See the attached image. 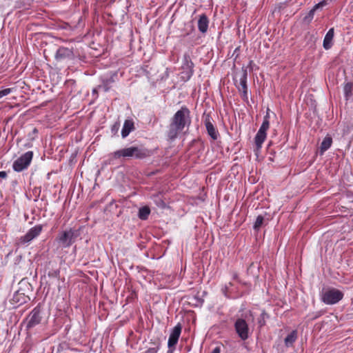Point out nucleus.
Returning <instances> with one entry per match:
<instances>
[{"mask_svg": "<svg viewBox=\"0 0 353 353\" xmlns=\"http://www.w3.org/2000/svg\"><path fill=\"white\" fill-rule=\"evenodd\" d=\"M190 112L186 107H182L173 116L171 122L183 130L191 123Z\"/></svg>", "mask_w": 353, "mask_h": 353, "instance_id": "1", "label": "nucleus"}, {"mask_svg": "<svg viewBox=\"0 0 353 353\" xmlns=\"http://www.w3.org/2000/svg\"><path fill=\"white\" fill-rule=\"evenodd\" d=\"M112 156L114 159H120L121 157H135L136 159H143L145 157L146 154L138 147H130L114 152Z\"/></svg>", "mask_w": 353, "mask_h": 353, "instance_id": "2", "label": "nucleus"}, {"mask_svg": "<svg viewBox=\"0 0 353 353\" xmlns=\"http://www.w3.org/2000/svg\"><path fill=\"white\" fill-rule=\"evenodd\" d=\"M343 297V293L338 289L330 288L325 290L321 293L322 301L327 305L338 303Z\"/></svg>", "mask_w": 353, "mask_h": 353, "instance_id": "3", "label": "nucleus"}, {"mask_svg": "<svg viewBox=\"0 0 353 353\" xmlns=\"http://www.w3.org/2000/svg\"><path fill=\"white\" fill-rule=\"evenodd\" d=\"M33 157V152L28 151L15 160L12 168L15 172H19L28 168Z\"/></svg>", "mask_w": 353, "mask_h": 353, "instance_id": "4", "label": "nucleus"}, {"mask_svg": "<svg viewBox=\"0 0 353 353\" xmlns=\"http://www.w3.org/2000/svg\"><path fill=\"white\" fill-rule=\"evenodd\" d=\"M42 319L41 310L39 307H35L26 319V329L30 330L39 325Z\"/></svg>", "mask_w": 353, "mask_h": 353, "instance_id": "5", "label": "nucleus"}, {"mask_svg": "<svg viewBox=\"0 0 353 353\" xmlns=\"http://www.w3.org/2000/svg\"><path fill=\"white\" fill-rule=\"evenodd\" d=\"M235 330L241 340L245 341L248 339L250 329L247 322L243 319H238L234 323Z\"/></svg>", "mask_w": 353, "mask_h": 353, "instance_id": "6", "label": "nucleus"}, {"mask_svg": "<svg viewBox=\"0 0 353 353\" xmlns=\"http://www.w3.org/2000/svg\"><path fill=\"white\" fill-rule=\"evenodd\" d=\"M43 226L41 225L34 226L30 228L24 236L20 237V242L23 244L30 242L41 234Z\"/></svg>", "mask_w": 353, "mask_h": 353, "instance_id": "7", "label": "nucleus"}, {"mask_svg": "<svg viewBox=\"0 0 353 353\" xmlns=\"http://www.w3.org/2000/svg\"><path fill=\"white\" fill-rule=\"evenodd\" d=\"M269 128L270 127H268V124L267 122H263L259 130H258L254 138L255 144L258 150L261 148L262 144L265 141L267 137L266 132Z\"/></svg>", "mask_w": 353, "mask_h": 353, "instance_id": "8", "label": "nucleus"}, {"mask_svg": "<svg viewBox=\"0 0 353 353\" xmlns=\"http://www.w3.org/2000/svg\"><path fill=\"white\" fill-rule=\"evenodd\" d=\"M74 236V231L72 229H70L67 231H63L57 237V241L62 243L65 247L70 246L72 243V239Z\"/></svg>", "mask_w": 353, "mask_h": 353, "instance_id": "9", "label": "nucleus"}, {"mask_svg": "<svg viewBox=\"0 0 353 353\" xmlns=\"http://www.w3.org/2000/svg\"><path fill=\"white\" fill-rule=\"evenodd\" d=\"M74 57L73 48L65 47H60L55 54V59L57 61H62L64 59H72Z\"/></svg>", "mask_w": 353, "mask_h": 353, "instance_id": "10", "label": "nucleus"}, {"mask_svg": "<svg viewBox=\"0 0 353 353\" xmlns=\"http://www.w3.org/2000/svg\"><path fill=\"white\" fill-rule=\"evenodd\" d=\"M183 130L182 128L170 122L167 131V137L168 141H174L183 132Z\"/></svg>", "mask_w": 353, "mask_h": 353, "instance_id": "11", "label": "nucleus"}, {"mask_svg": "<svg viewBox=\"0 0 353 353\" xmlns=\"http://www.w3.org/2000/svg\"><path fill=\"white\" fill-rule=\"evenodd\" d=\"M247 72L246 70L243 71L240 79H239V84L237 85V88L242 93V97L244 99H248V86H247Z\"/></svg>", "mask_w": 353, "mask_h": 353, "instance_id": "12", "label": "nucleus"}, {"mask_svg": "<svg viewBox=\"0 0 353 353\" xmlns=\"http://www.w3.org/2000/svg\"><path fill=\"white\" fill-rule=\"evenodd\" d=\"M181 327L179 325H176L172 329V330L170 334L168 342V345L169 347H172L177 343L179 338L181 334Z\"/></svg>", "mask_w": 353, "mask_h": 353, "instance_id": "13", "label": "nucleus"}, {"mask_svg": "<svg viewBox=\"0 0 353 353\" xmlns=\"http://www.w3.org/2000/svg\"><path fill=\"white\" fill-rule=\"evenodd\" d=\"M205 125L209 136L213 139L216 140L218 138L219 132L212 124L210 117H206L205 119Z\"/></svg>", "mask_w": 353, "mask_h": 353, "instance_id": "14", "label": "nucleus"}, {"mask_svg": "<svg viewBox=\"0 0 353 353\" xmlns=\"http://www.w3.org/2000/svg\"><path fill=\"white\" fill-rule=\"evenodd\" d=\"M30 300L28 296H26L23 292L21 291L16 292L12 299V303L17 304V305H23Z\"/></svg>", "mask_w": 353, "mask_h": 353, "instance_id": "15", "label": "nucleus"}, {"mask_svg": "<svg viewBox=\"0 0 353 353\" xmlns=\"http://www.w3.org/2000/svg\"><path fill=\"white\" fill-rule=\"evenodd\" d=\"M334 38V28H330L326 33L323 39V48L325 50H329L332 46V41Z\"/></svg>", "mask_w": 353, "mask_h": 353, "instance_id": "16", "label": "nucleus"}, {"mask_svg": "<svg viewBox=\"0 0 353 353\" xmlns=\"http://www.w3.org/2000/svg\"><path fill=\"white\" fill-rule=\"evenodd\" d=\"M134 129V122L132 120L127 119L123 123L121 130V136L125 138Z\"/></svg>", "mask_w": 353, "mask_h": 353, "instance_id": "17", "label": "nucleus"}, {"mask_svg": "<svg viewBox=\"0 0 353 353\" xmlns=\"http://www.w3.org/2000/svg\"><path fill=\"white\" fill-rule=\"evenodd\" d=\"M209 21L208 17L205 15H201L198 21V28L200 32L205 33L208 28Z\"/></svg>", "mask_w": 353, "mask_h": 353, "instance_id": "18", "label": "nucleus"}, {"mask_svg": "<svg viewBox=\"0 0 353 353\" xmlns=\"http://www.w3.org/2000/svg\"><path fill=\"white\" fill-rule=\"evenodd\" d=\"M332 143V139L329 136H326L323 139V140L321 144L320 154H323L326 150H327L331 147Z\"/></svg>", "mask_w": 353, "mask_h": 353, "instance_id": "19", "label": "nucleus"}, {"mask_svg": "<svg viewBox=\"0 0 353 353\" xmlns=\"http://www.w3.org/2000/svg\"><path fill=\"white\" fill-rule=\"evenodd\" d=\"M150 213V209L148 206L142 207L139 211V217L142 220H146Z\"/></svg>", "mask_w": 353, "mask_h": 353, "instance_id": "20", "label": "nucleus"}, {"mask_svg": "<svg viewBox=\"0 0 353 353\" xmlns=\"http://www.w3.org/2000/svg\"><path fill=\"white\" fill-rule=\"evenodd\" d=\"M296 339V332L292 331L285 339V343L287 346L292 345Z\"/></svg>", "mask_w": 353, "mask_h": 353, "instance_id": "21", "label": "nucleus"}, {"mask_svg": "<svg viewBox=\"0 0 353 353\" xmlns=\"http://www.w3.org/2000/svg\"><path fill=\"white\" fill-rule=\"evenodd\" d=\"M353 85L351 83H347L343 88L344 94L346 99H348L352 96Z\"/></svg>", "mask_w": 353, "mask_h": 353, "instance_id": "22", "label": "nucleus"}, {"mask_svg": "<svg viewBox=\"0 0 353 353\" xmlns=\"http://www.w3.org/2000/svg\"><path fill=\"white\" fill-rule=\"evenodd\" d=\"M263 220H264L263 216H262L261 215L258 216L256 219V221L254 223V228L255 230H259L261 227V225H262V224L263 223Z\"/></svg>", "mask_w": 353, "mask_h": 353, "instance_id": "23", "label": "nucleus"}, {"mask_svg": "<svg viewBox=\"0 0 353 353\" xmlns=\"http://www.w3.org/2000/svg\"><path fill=\"white\" fill-rule=\"evenodd\" d=\"M314 13L315 11L311 9L307 14L304 17L303 21L307 23H310L314 18Z\"/></svg>", "mask_w": 353, "mask_h": 353, "instance_id": "24", "label": "nucleus"}, {"mask_svg": "<svg viewBox=\"0 0 353 353\" xmlns=\"http://www.w3.org/2000/svg\"><path fill=\"white\" fill-rule=\"evenodd\" d=\"M60 272L59 270H52L48 272V276L52 278H59Z\"/></svg>", "mask_w": 353, "mask_h": 353, "instance_id": "25", "label": "nucleus"}, {"mask_svg": "<svg viewBox=\"0 0 353 353\" xmlns=\"http://www.w3.org/2000/svg\"><path fill=\"white\" fill-rule=\"evenodd\" d=\"M12 90V88H6L2 90H0V99L11 93Z\"/></svg>", "mask_w": 353, "mask_h": 353, "instance_id": "26", "label": "nucleus"}, {"mask_svg": "<svg viewBox=\"0 0 353 353\" xmlns=\"http://www.w3.org/2000/svg\"><path fill=\"white\" fill-rule=\"evenodd\" d=\"M270 109L268 108L267 109V111H266V114L265 115L264 118H263V122H267L268 124V127H270Z\"/></svg>", "mask_w": 353, "mask_h": 353, "instance_id": "27", "label": "nucleus"}, {"mask_svg": "<svg viewBox=\"0 0 353 353\" xmlns=\"http://www.w3.org/2000/svg\"><path fill=\"white\" fill-rule=\"evenodd\" d=\"M330 0H322L319 3L320 6L323 8V7L326 6L328 4Z\"/></svg>", "mask_w": 353, "mask_h": 353, "instance_id": "28", "label": "nucleus"}, {"mask_svg": "<svg viewBox=\"0 0 353 353\" xmlns=\"http://www.w3.org/2000/svg\"><path fill=\"white\" fill-rule=\"evenodd\" d=\"M6 176H7L6 172H5V171H0V177L1 178L4 179V178H6Z\"/></svg>", "mask_w": 353, "mask_h": 353, "instance_id": "29", "label": "nucleus"}, {"mask_svg": "<svg viewBox=\"0 0 353 353\" xmlns=\"http://www.w3.org/2000/svg\"><path fill=\"white\" fill-rule=\"evenodd\" d=\"M321 8H321V6H320V5H319V3H318L317 4H316V5L312 8V10H313L314 11H315V12H316L317 10L321 9Z\"/></svg>", "mask_w": 353, "mask_h": 353, "instance_id": "30", "label": "nucleus"}, {"mask_svg": "<svg viewBox=\"0 0 353 353\" xmlns=\"http://www.w3.org/2000/svg\"><path fill=\"white\" fill-rule=\"evenodd\" d=\"M212 353H220V348H219V347H215V348L212 350Z\"/></svg>", "mask_w": 353, "mask_h": 353, "instance_id": "31", "label": "nucleus"}, {"mask_svg": "<svg viewBox=\"0 0 353 353\" xmlns=\"http://www.w3.org/2000/svg\"><path fill=\"white\" fill-rule=\"evenodd\" d=\"M163 307L164 312H163V315H162V316H161V319H163V317H164V316H165V314H166L165 313L167 312V309L165 307V304H163Z\"/></svg>", "mask_w": 353, "mask_h": 353, "instance_id": "32", "label": "nucleus"}, {"mask_svg": "<svg viewBox=\"0 0 353 353\" xmlns=\"http://www.w3.org/2000/svg\"><path fill=\"white\" fill-rule=\"evenodd\" d=\"M32 133L34 134H37L38 133V130L36 128H34L32 130Z\"/></svg>", "mask_w": 353, "mask_h": 353, "instance_id": "33", "label": "nucleus"}, {"mask_svg": "<svg viewBox=\"0 0 353 353\" xmlns=\"http://www.w3.org/2000/svg\"><path fill=\"white\" fill-rule=\"evenodd\" d=\"M114 129H118L119 125L118 124L114 125Z\"/></svg>", "mask_w": 353, "mask_h": 353, "instance_id": "34", "label": "nucleus"}, {"mask_svg": "<svg viewBox=\"0 0 353 353\" xmlns=\"http://www.w3.org/2000/svg\"><path fill=\"white\" fill-rule=\"evenodd\" d=\"M114 129H118L119 125L118 124L114 125Z\"/></svg>", "mask_w": 353, "mask_h": 353, "instance_id": "35", "label": "nucleus"}, {"mask_svg": "<svg viewBox=\"0 0 353 353\" xmlns=\"http://www.w3.org/2000/svg\"><path fill=\"white\" fill-rule=\"evenodd\" d=\"M236 278H237V275H236V274H234V275H233V279H236Z\"/></svg>", "mask_w": 353, "mask_h": 353, "instance_id": "36", "label": "nucleus"}]
</instances>
